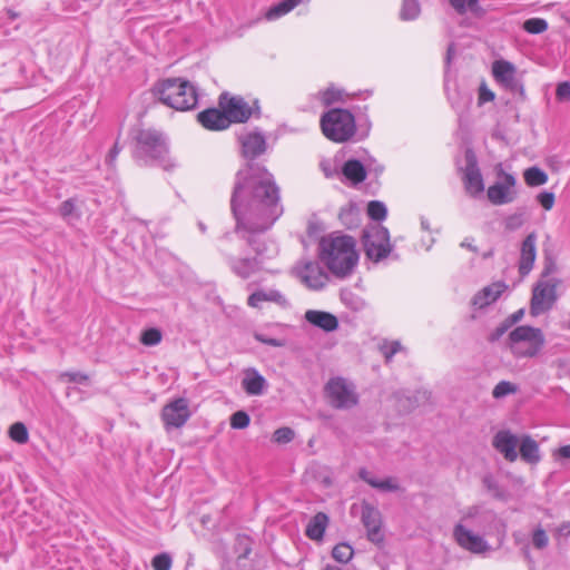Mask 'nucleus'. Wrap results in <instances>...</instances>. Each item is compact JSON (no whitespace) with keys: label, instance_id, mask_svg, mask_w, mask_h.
Wrapping results in <instances>:
<instances>
[{"label":"nucleus","instance_id":"nucleus-1","mask_svg":"<svg viewBox=\"0 0 570 570\" xmlns=\"http://www.w3.org/2000/svg\"><path fill=\"white\" fill-rule=\"evenodd\" d=\"M266 150L267 145H242V156L248 163L245 169L237 171L230 198L237 233H264L283 214L279 189L273 175L254 163Z\"/></svg>","mask_w":570,"mask_h":570},{"label":"nucleus","instance_id":"nucleus-2","mask_svg":"<svg viewBox=\"0 0 570 570\" xmlns=\"http://www.w3.org/2000/svg\"><path fill=\"white\" fill-rule=\"evenodd\" d=\"M318 257L334 276L345 278L353 273L358 262L356 242L350 235H326L320 240Z\"/></svg>","mask_w":570,"mask_h":570},{"label":"nucleus","instance_id":"nucleus-3","mask_svg":"<svg viewBox=\"0 0 570 570\" xmlns=\"http://www.w3.org/2000/svg\"><path fill=\"white\" fill-rule=\"evenodd\" d=\"M155 94L164 105L180 111L194 109L198 104L195 86L183 78H167L158 81Z\"/></svg>","mask_w":570,"mask_h":570},{"label":"nucleus","instance_id":"nucleus-4","mask_svg":"<svg viewBox=\"0 0 570 570\" xmlns=\"http://www.w3.org/2000/svg\"><path fill=\"white\" fill-rule=\"evenodd\" d=\"M320 124L324 136L334 142H346L356 130L353 114L341 108L324 112Z\"/></svg>","mask_w":570,"mask_h":570},{"label":"nucleus","instance_id":"nucleus-5","mask_svg":"<svg viewBox=\"0 0 570 570\" xmlns=\"http://www.w3.org/2000/svg\"><path fill=\"white\" fill-rule=\"evenodd\" d=\"M512 354L517 357H534L544 346L542 331L530 325H521L509 333Z\"/></svg>","mask_w":570,"mask_h":570},{"label":"nucleus","instance_id":"nucleus-6","mask_svg":"<svg viewBox=\"0 0 570 570\" xmlns=\"http://www.w3.org/2000/svg\"><path fill=\"white\" fill-rule=\"evenodd\" d=\"M362 245L366 257L375 263L386 258L393 249L389 229L380 224L363 229Z\"/></svg>","mask_w":570,"mask_h":570},{"label":"nucleus","instance_id":"nucleus-7","mask_svg":"<svg viewBox=\"0 0 570 570\" xmlns=\"http://www.w3.org/2000/svg\"><path fill=\"white\" fill-rule=\"evenodd\" d=\"M560 281L551 278L548 281H539L532 291L530 303V313L532 316H538L552 308L557 301V286Z\"/></svg>","mask_w":570,"mask_h":570},{"label":"nucleus","instance_id":"nucleus-8","mask_svg":"<svg viewBox=\"0 0 570 570\" xmlns=\"http://www.w3.org/2000/svg\"><path fill=\"white\" fill-rule=\"evenodd\" d=\"M218 104L229 118V125L246 122L254 114L253 107L240 96H229L224 92L219 96Z\"/></svg>","mask_w":570,"mask_h":570},{"label":"nucleus","instance_id":"nucleus-9","mask_svg":"<svg viewBox=\"0 0 570 570\" xmlns=\"http://www.w3.org/2000/svg\"><path fill=\"white\" fill-rule=\"evenodd\" d=\"M330 403L336 409H351L357 404V395L342 377L332 379L326 384Z\"/></svg>","mask_w":570,"mask_h":570},{"label":"nucleus","instance_id":"nucleus-10","mask_svg":"<svg viewBox=\"0 0 570 570\" xmlns=\"http://www.w3.org/2000/svg\"><path fill=\"white\" fill-rule=\"evenodd\" d=\"M189 417L188 400L185 397L175 399L161 410V420L167 431L181 428Z\"/></svg>","mask_w":570,"mask_h":570},{"label":"nucleus","instance_id":"nucleus-11","mask_svg":"<svg viewBox=\"0 0 570 570\" xmlns=\"http://www.w3.org/2000/svg\"><path fill=\"white\" fill-rule=\"evenodd\" d=\"M453 538L460 548L473 554H484L491 550L490 544L483 537L473 533L462 523L454 525Z\"/></svg>","mask_w":570,"mask_h":570},{"label":"nucleus","instance_id":"nucleus-12","mask_svg":"<svg viewBox=\"0 0 570 570\" xmlns=\"http://www.w3.org/2000/svg\"><path fill=\"white\" fill-rule=\"evenodd\" d=\"M132 155L141 165H160L165 169L171 166L167 145H135Z\"/></svg>","mask_w":570,"mask_h":570},{"label":"nucleus","instance_id":"nucleus-13","mask_svg":"<svg viewBox=\"0 0 570 570\" xmlns=\"http://www.w3.org/2000/svg\"><path fill=\"white\" fill-rule=\"evenodd\" d=\"M492 73L495 80L513 94L523 95V86L517 77L513 63L507 60H497L492 65Z\"/></svg>","mask_w":570,"mask_h":570},{"label":"nucleus","instance_id":"nucleus-14","mask_svg":"<svg viewBox=\"0 0 570 570\" xmlns=\"http://www.w3.org/2000/svg\"><path fill=\"white\" fill-rule=\"evenodd\" d=\"M464 158L463 180L465 189L471 195L480 194L484 190V184L478 166L476 155L471 148H468Z\"/></svg>","mask_w":570,"mask_h":570},{"label":"nucleus","instance_id":"nucleus-15","mask_svg":"<svg viewBox=\"0 0 570 570\" xmlns=\"http://www.w3.org/2000/svg\"><path fill=\"white\" fill-rule=\"evenodd\" d=\"M362 523L367 530V539L373 543H381L384 539L381 532V513L371 504L362 507Z\"/></svg>","mask_w":570,"mask_h":570},{"label":"nucleus","instance_id":"nucleus-16","mask_svg":"<svg viewBox=\"0 0 570 570\" xmlns=\"http://www.w3.org/2000/svg\"><path fill=\"white\" fill-rule=\"evenodd\" d=\"M302 282L313 291H320L325 287L330 277L326 272L316 262H308L301 272Z\"/></svg>","mask_w":570,"mask_h":570},{"label":"nucleus","instance_id":"nucleus-17","mask_svg":"<svg viewBox=\"0 0 570 570\" xmlns=\"http://www.w3.org/2000/svg\"><path fill=\"white\" fill-rule=\"evenodd\" d=\"M493 448L500 452L503 458L509 462H514L518 459L517 445L518 438L508 430L499 431L492 441Z\"/></svg>","mask_w":570,"mask_h":570},{"label":"nucleus","instance_id":"nucleus-18","mask_svg":"<svg viewBox=\"0 0 570 570\" xmlns=\"http://www.w3.org/2000/svg\"><path fill=\"white\" fill-rule=\"evenodd\" d=\"M227 264L230 267L232 272L243 279L249 278L252 275L257 273L263 265L262 259L258 257H243L238 258L232 255L227 257Z\"/></svg>","mask_w":570,"mask_h":570},{"label":"nucleus","instance_id":"nucleus-19","mask_svg":"<svg viewBox=\"0 0 570 570\" xmlns=\"http://www.w3.org/2000/svg\"><path fill=\"white\" fill-rule=\"evenodd\" d=\"M537 234L534 232L527 235L521 245V254L519 261V273L524 276L530 273L537 256Z\"/></svg>","mask_w":570,"mask_h":570},{"label":"nucleus","instance_id":"nucleus-20","mask_svg":"<svg viewBox=\"0 0 570 570\" xmlns=\"http://www.w3.org/2000/svg\"><path fill=\"white\" fill-rule=\"evenodd\" d=\"M197 119L199 124L208 129V130H225L230 125L228 119L224 112V110L219 107L217 108H208L197 115Z\"/></svg>","mask_w":570,"mask_h":570},{"label":"nucleus","instance_id":"nucleus-21","mask_svg":"<svg viewBox=\"0 0 570 570\" xmlns=\"http://www.w3.org/2000/svg\"><path fill=\"white\" fill-rule=\"evenodd\" d=\"M507 288L508 286L504 282L492 283L473 296L472 304L479 308H483L494 303Z\"/></svg>","mask_w":570,"mask_h":570},{"label":"nucleus","instance_id":"nucleus-22","mask_svg":"<svg viewBox=\"0 0 570 570\" xmlns=\"http://www.w3.org/2000/svg\"><path fill=\"white\" fill-rule=\"evenodd\" d=\"M305 320L324 332H334L338 328L337 317L330 312L308 309L305 313Z\"/></svg>","mask_w":570,"mask_h":570},{"label":"nucleus","instance_id":"nucleus-23","mask_svg":"<svg viewBox=\"0 0 570 570\" xmlns=\"http://www.w3.org/2000/svg\"><path fill=\"white\" fill-rule=\"evenodd\" d=\"M242 386L248 395H262L266 387V380L255 368L245 371Z\"/></svg>","mask_w":570,"mask_h":570},{"label":"nucleus","instance_id":"nucleus-24","mask_svg":"<svg viewBox=\"0 0 570 570\" xmlns=\"http://www.w3.org/2000/svg\"><path fill=\"white\" fill-rule=\"evenodd\" d=\"M262 302H274L281 306L287 305V299L285 298V296L276 289H271L268 292L256 291L253 294H250L247 298V304L250 307H259V304Z\"/></svg>","mask_w":570,"mask_h":570},{"label":"nucleus","instance_id":"nucleus-25","mask_svg":"<svg viewBox=\"0 0 570 570\" xmlns=\"http://www.w3.org/2000/svg\"><path fill=\"white\" fill-rule=\"evenodd\" d=\"M328 524V517L324 512H317L307 523L305 534L311 540L320 541L323 539L326 527Z\"/></svg>","mask_w":570,"mask_h":570},{"label":"nucleus","instance_id":"nucleus-26","mask_svg":"<svg viewBox=\"0 0 570 570\" xmlns=\"http://www.w3.org/2000/svg\"><path fill=\"white\" fill-rule=\"evenodd\" d=\"M520 456L530 464H537L541 459L539 444L530 435H523L521 439Z\"/></svg>","mask_w":570,"mask_h":570},{"label":"nucleus","instance_id":"nucleus-27","mask_svg":"<svg viewBox=\"0 0 570 570\" xmlns=\"http://www.w3.org/2000/svg\"><path fill=\"white\" fill-rule=\"evenodd\" d=\"M488 198L494 205L508 204L514 199L513 193H511L508 189V186L502 183H497L489 187Z\"/></svg>","mask_w":570,"mask_h":570},{"label":"nucleus","instance_id":"nucleus-28","mask_svg":"<svg viewBox=\"0 0 570 570\" xmlns=\"http://www.w3.org/2000/svg\"><path fill=\"white\" fill-rule=\"evenodd\" d=\"M305 0H283L275 6L271 7L266 13L265 18L268 21H274L279 19L281 17L291 12L294 8H296L298 4L304 2Z\"/></svg>","mask_w":570,"mask_h":570},{"label":"nucleus","instance_id":"nucleus-29","mask_svg":"<svg viewBox=\"0 0 570 570\" xmlns=\"http://www.w3.org/2000/svg\"><path fill=\"white\" fill-rule=\"evenodd\" d=\"M338 219L343 226L347 229L356 228L360 225V209L358 207L350 203L345 207H342L338 214Z\"/></svg>","mask_w":570,"mask_h":570},{"label":"nucleus","instance_id":"nucleus-30","mask_svg":"<svg viewBox=\"0 0 570 570\" xmlns=\"http://www.w3.org/2000/svg\"><path fill=\"white\" fill-rule=\"evenodd\" d=\"M343 174L355 184L362 183L366 178L364 165L357 159H350L343 166Z\"/></svg>","mask_w":570,"mask_h":570},{"label":"nucleus","instance_id":"nucleus-31","mask_svg":"<svg viewBox=\"0 0 570 570\" xmlns=\"http://www.w3.org/2000/svg\"><path fill=\"white\" fill-rule=\"evenodd\" d=\"M524 316V308H520L517 312L509 315L490 335L491 342L498 341L510 327L519 323Z\"/></svg>","mask_w":570,"mask_h":570},{"label":"nucleus","instance_id":"nucleus-32","mask_svg":"<svg viewBox=\"0 0 570 570\" xmlns=\"http://www.w3.org/2000/svg\"><path fill=\"white\" fill-rule=\"evenodd\" d=\"M524 181L530 187L544 185L548 181V175L537 166L529 167L523 173Z\"/></svg>","mask_w":570,"mask_h":570},{"label":"nucleus","instance_id":"nucleus-33","mask_svg":"<svg viewBox=\"0 0 570 570\" xmlns=\"http://www.w3.org/2000/svg\"><path fill=\"white\" fill-rule=\"evenodd\" d=\"M482 484L483 487L492 494V497L500 501H507L509 498L508 492L500 487L498 481L491 475L485 474L482 478Z\"/></svg>","mask_w":570,"mask_h":570},{"label":"nucleus","instance_id":"nucleus-34","mask_svg":"<svg viewBox=\"0 0 570 570\" xmlns=\"http://www.w3.org/2000/svg\"><path fill=\"white\" fill-rule=\"evenodd\" d=\"M134 134H135V136H134L135 142H144V144L163 142V140H164L163 134L159 132L158 130L151 129V128H148V129L136 128V129H134Z\"/></svg>","mask_w":570,"mask_h":570},{"label":"nucleus","instance_id":"nucleus-35","mask_svg":"<svg viewBox=\"0 0 570 570\" xmlns=\"http://www.w3.org/2000/svg\"><path fill=\"white\" fill-rule=\"evenodd\" d=\"M421 13V6L417 0H403L400 18L403 21L415 20Z\"/></svg>","mask_w":570,"mask_h":570},{"label":"nucleus","instance_id":"nucleus-36","mask_svg":"<svg viewBox=\"0 0 570 570\" xmlns=\"http://www.w3.org/2000/svg\"><path fill=\"white\" fill-rule=\"evenodd\" d=\"M479 2L480 0H449L450 6L459 14H464L468 11L479 14L481 11Z\"/></svg>","mask_w":570,"mask_h":570},{"label":"nucleus","instance_id":"nucleus-37","mask_svg":"<svg viewBox=\"0 0 570 570\" xmlns=\"http://www.w3.org/2000/svg\"><path fill=\"white\" fill-rule=\"evenodd\" d=\"M9 438L18 444H26L29 441V432L24 423L16 422L10 425Z\"/></svg>","mask_w":570,"mask_h":570},{"label":"nucleus","instance_id":"nucleus-38","mask_svg":"<svg viewBox=\"0 0 570 570\" xmlns=\"http://www.w3.org/2000/svg\"><path fill=\"white\" fill-rule=\"evenodd\" d=\"M353 556H354V550L346 542H341V543L336 544L332 550L333 559H335L340 563H347L348 561L352 560Z\"/></svg>","mask_w":570,"mask_h":570},{"label":"nucleus","instance_id":"nucleus-39","mask_svg":"<svg viewBox=\"0 0 570 570\" xmlns=\"http://www.w3.org/2000/svg\"><path fill=\"white\" fill-rule=\"evenodd\" d=\"M367 215L375 222H382L386 218L387 208L385 204L380 200H371L367 204Z\"/></svg>","mask_w":570,"mask_h":570},{"label":"nucleus","instance_id":"nucleus-40","mask_svg":"<svg viewBox=\"0 0 570 570\" xmlns=\"http://www.w3.org/2000/svg\"><path fill=\"white\" fill-rule=\"evenodd\" d=\"M523 30L531 35H539L548 30V22L542 18H530L523 22Z\"/></svg>","mask_w":570,"mask_h":570},{"label":"nucleus","instance_id":"nucleus-41","mask_svg":"<svg viewBox=\"0 0 570 570\" xmlns=\"http://www.w3.org/2000/svg\"><path fill=\"white\" fill-rule=\"evenodd\" d=\"M60 215L68 222L78 220L80 214L77 210L75 199L70 198L65 200L59 207Z\"/></svg>","mask_w":570,"mask_h":570},{"label":"nucleus","instance_id":"nucleus-42","mask_svg":"<svg viewBox=\"0 0 570 570\" xmlns=\"http://www.w3.org/2000/svg\"><path fill=\"white\" fill-rule=\"evenodd\" d=\"M161 338L163 334L156 327L147 328L140 335V342L146 346H155L160 343Z\"/></svg>","mask_w":570,"mask_h":570},{"label":"nucleus","instance_id":"nucleus-43","mask_svg":"<svg viewBox=\"0 0 570 570\" xmlns=\"http://www.w3.org/2000/svg\"><path fill=\"white\" fill-rule=\"evenodd\" d=\"M518 386L509 381H500L492 391V396L497 400L502 399L509 394H514Z\"/></svg>","mask_w":570,"mask_h":570},{"label":"nucleus","instance_id":"nucleus-44","mask_svg":"<svg viewBox=\"0 0 570 570\" xmlns=\"http://www.w3.org/2000/svg\"><path fill=\"white\" fill-rule=\"evenodd\" d=\"M230 426L236 430H243L247 428L250 423V417L245 411H237L230 416Z\"/></svg>","mask_w":570,"mask_h":570},{"label":"nucleus","instance_id":"nucleus-45","mask_svg":"<svg viewBox=\"0 0 570 570\" xmlns=\"http://www.w3.org/2000/svg\"><path fill=\"white\" fill-rule=\"evenodd\" d=\"M295 438V432L293 429L283 426L277 429L273 434V441L278 444H286L293 441Z\"/></svg>","mask_w":570,"mask_h":570},{"label":"nucleus","instance_id":"nucleus-46","mask_svg":"<svg viewBox=\"0 0 570 570\" xmlns=\"http://www.w3.org/2000/svg\"><path fill=\"white\" fill-rule=\"evenodd\" d=\"M171 563V557L167 552L159 553L155 556L151 560V566L154 570H170Z\"/></svg>","mask_w":570,"mask_h":570},{"label":"nucleus","instance_id":"nucleus-47","mask_svg":"<svg viewBox=\"0 0 570 570\" xmlns=\"http://www.w3.org/2000/svg\"><path fill=\"white\" fill-rule=\"evenodd\" d=\"M386 362H390L392 357L402 350V345L399 341L385 342L380 347Z\"/></svg>","mask_w":570,"mask_h":570},{"label":"nucleus","instance_id":"nucleus-48","mask_svg":"<svg viewBox=\"0 0 570 570\" xmlns=\"http://www.w3.org/2000/svg\"><path fill=\"white\" fill-rule=\"evenodd\" d=\"M247 244L255 252V257L263 261L267 250L266 244L253 235L247 236Z\"/></svg>","mask_w":570,"mask_h":570},{"label":"nucleus","instance_id":"nucleus-49","mask_svg":"<svg viewBox=\"0 0 570 570\" xmlns=\"http://www.w3.org/2000/svg\"><path fill=\"white\" fill-rule=\"evenodd\" d=\"M60 381H67L70 383L87 384L89 376L81 372H62L59 375Z\"/></svg>","mask_w":570,"mask_h":570},{"label":"nucleus","instance_id":"nucleus-50","mask_svg":"<svg viewBox=\"0 0 570 570\" xmlns=\"http://www.w3.org/2000/svg\"><path fill=\"white\" fill-rule=\"evenodd\" d=\"M549 538L542 528H538L532 533V544L535 549L542 550L547 548Z\"/></svg>","mask_w":570,"mask_h":570},{"label":"nucleus","instance_id":"nucleus-51","mask_svg":"<svg viewBox=\"0 0 570 570\" xmlns=\"http://www.w3.org/2000/svg\"><path fill=\"white\" fill-rule=\"evenodd\" d=\"M342 98V91L336 88H327L321 94V99L325 106H330Z\"/></svg>","mask_w":570,"mask_h":570},{"label":"nucleus","instance_id":"nucleus-52","mask_svg":"<svg viewBox=\"0 0 570 570\" xmlns=\"http://www.w3.org/2000/svg\"><path fill=\"white\" fill-rule=\"evenodd\" d=\"M431 397V392L426 391V390H419L416 391L413 396L411 397H407L406 400L410 402V407L409 410H412L414 409L415 406H417L422 401H428L430 400Z\"/></svg>","mask_w":570,"mask_h":570},{"label":"nucleus","instance_id":"nucleus-53","mask_svg":"<svg viewBox=\"0 0 570 570\" xmlns=\"http://www.w3.org/2000/svg\"><path fill=\"white\" fill-rule=\"evenodd\" d=\"M537 199L546 210H550L554 205L556 197L551 191H542L537 196Z\"/></svg>","mask_w":570,"mask_h":570},{"label":"nucleus","instance_id":"nucleus-54","mask_svg":"<svg viewBox=\"0 0 570 570\" xmlns=\"http://www.w3.org/2000/svg\"><path fill=\"white\" fill-rule=\"evenodd\" d=\"M374 489L386 492H395L399 490V484L393 481L392 478L380 480L377 484H374Z\"/></svg>","mask_w":570,"mask_h":570},{"label":"nucleus","instance_id":"nucleus-55","mask_svg":"<svg viewBox=\"0 0 570 570\" xmlns=\"http://www.w3.org/2000/svg\"><path fill=\"white\" fill-rule=\"evenodd\" d=\"M557 99L560 101H567L570 99V82H560L556 90Z\"/></svg>","mask_w":570,"mask_h":570},{"label":"nucleus","instance_id":"nucleus-56","mask_svg":"<svg viewBox=\"0 0 570 570\" xmlns=\"http://www.w3.org/2000/svg\"><path fill=\"white\" fill-rule=\"evenodd\" d=\"M523 224V217L521 214H514L505 219V228L509 230H515Z\"/></svg>","mask_w":570,"mask_h":570},{"label":"nucleus","instance_id":"nucleus-57","mask_svg":"<svg viewBox=\"0 0 570 570\" xmlns=\"http://www.w3.org/2000/svg\"><path fill=\"white\" fill-rule=\"evenodd\" d=\"M240 142H255V144L266 142V137L264 136V134L261 130L254 129V130L249 131L247 134L246 138L244 140H242Z\"/></svg>","mask_w":570,"mask_h":570},{"label":"nucleus","instance_id":"nucleus-58","mask_svg":"<svg viewBox=\"0 0 570 570\" xmlns=\"http://www.w3.org/2000/svg\"><path fill=\"white\" fill-rule=\"evenodd\" d=\"M492 520L495 522V529L499 535V542L502 543L507 534V524L503 520L498 519L494 513L491 514Z\"/></svg>","mask_w":570,"mask_h":570},{"label":"nucleus","instance_id":"nucleus-59","mask_svg":"<svg viewBox=\"0 0 570 570\" xmlns=\"http://www.w3.org/2000/svg\"><path fill=\"white\" fill-rule=\"evenodd\" d=\"M556 271H557V265H556L554 259L550 255H547L544 257V266H543V271L541 273V277H547L550 274L554 273Z\"/></svg>","mask_w":570,"mask_h":570},{"label":"nucleus","instance_id":"nucleus-60","mask_svg":"<svg viewBox=\"0 0 570 570\" xmlns=\"http://www.w3.org/2000/svg\"><path fill=\"white\" fill-rule=\"evenodd\" d=\"M341 297H342V301L345 303V305L350 306L354 311H357L363 306V302L354 298L351 293H348V294L342 293Z\"/></svg>","mask_w":570,"mask_h":570},{"label":"nucleus","instance_id":"nucleus-61","mask_svg":"<svg viewBox=\"0 0 570 570\" xmlns=\"http://www.w3.org/2000/svg\"><path fill=\"white\" fill-rule=\"evenodd\" d=\"M493 99L494 94L485 85H482L479 89V102L484 104L492 101Z\"/></svg>","mask_w":570,"mask_h":570},{"label":"nucleus","instance_id":"nucleus-62","mask_svg":"<svg viewBox=\"0 0 570 570\" xmlns=\"http://www.w3.org/2000/svg\"><path fill=\"white\" fill-rule=\"evenodd\" d=\"M255 337L257 341H259L266 345H269V346L281 347L284 345V343L282 341H279L277 338L265 337L262 334H256Z\"/></svg>","mask_w":570,"mask_h":570},{"label":"nucleus","instance_id":"nucleus-63","mask_svg":"<svg viewBox=\"0 0 570 570\" xmlns=\"http://www.w3.org/2000/svg\"><path fill=\"white\" fill-rule=\"evenodd\" d=\"M360 478L365 481L367 484H370L372 488H374V484H377L380 480L374 478L367 470L362 469L360 471Z\"/></svg>","mask_w":570,"mask_h":570},{"label":"nucleus","instance_id":"nucleus-64","mask_svg":"<svg viewBox=\"0 0 570 570\" xmlns=\"http://www.w3.org/2000/svg\"><path fill=\"white\" fill-rule=\"evenodd\" d=\"M120 151V148H119V145H112V148L109 150L107 157H106V163L109 165V166H112L118 154Z\"/></svg>","mask_w":570,"mask_h":570}]
</instances>
